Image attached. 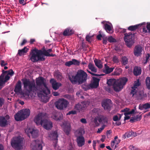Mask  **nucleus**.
Listing matches in <instances>:
<instances>
[{
  "instance_id": "nucleus-31",
  "label": "nucleus",
  "mask_w": 150,
  "mask_h": 150,
  "mask_svg": "<svg viewBox=\"0 0 150 150\" xmlns=\"http://www.w3.org/2000/svg\"><path fill=\"white\" fill-rule=\"evenodd\" d=\"M105 70L104 71V72L106 74H108L112 72L113 71L114 68H110L106 64H105Z\"/></svg>"
},
{
  "instance_id": "nucleus-58",
  "label": "nucleus",
  "mask_w": 150,
  "mask_h": 150,
  "mask_svg": "<svg viewBox=\"0 0 150 150\" xmlns=\"http://www.w3.org/2000/svg\"><path fill=\"white\" fill-rule=\"evenodd\" d=\"M4 99L2 98H0V107L2 106L4 103Z\"/></svg>"
},
{
  "instance_id": "nucleus-63",
  "label": "nucleus",
  "mask_w": 150,
  "mask_h": 150,
  "mask_svg": "<svg viewBox=\"0 0 150 150\" xmlns=\"http://www.w3.org/2000/svg\"><path fill=\"white\" fill-rule=\"evenodd\" d=\"M102 35L101 34H98L97 36V38L98 40H101V38L103 37Z\"/></svg>"
},
{
  "instance_id": "nucleus-46",
  "label": "nucleus",
  "mask_w": 150,
  "mask_h": 150,
  "mask_svg": "<svg viewBox=\"0 0 150 150\" xmlns=\"http://www.w3.org/2000/svg\"><path fill=\"white\" fill-rule=\"evenodd\" d=\"M108 41V37L106 36H103V43L106 45L107 43V41Z\"/></svg>"
},
{
  "instance_id": "nucleus-14",
  "label": "nucleus",
  "mask_w": 150,
  "mask_h": 150,
  "mask_svg": "<svg viewBox=\"0 0 150 150\" xmlns=\"http://www.w3.org/2000/svg\"><path fill=\"white\" fill-rule=\"evenodd\" d=\"M25 132H27L28 136L30 137V134L31 135L33 138H35L37 137L38 135V131L37 130H35L34 129H31L30 128L26 129L25 130Z\"/></svg>"
},
{
  "instance_id": "nucleus-38",
  "label": "nucleus",
  "mask_w": 150,
  "mask_h": 150,
  "mask_svg": "<svg viewBox=\"0 0 150 150\" xmlns=\"http://www.w3.org/2000/svg\"><path fill=\"white\" fill-rule=\"evenodd\" d=\"M132 136V132H126L123 135L122 138L124 139L130 137Z\"/></svg>"
},
{
  "instance_id": "nucleus-19",
  "label": "nucleus",
  "mask_w": 150,
  "mask_h": 150,
  "mask_svg": "<svg viewBox=\"0 0 150 150\" xmlns=\"http://www.w3.org/2000/svg\"><path fill=\"white\" fill-rule=\"evenodd\" d=\"M34 142L36 144V145L34 146L33 150H42V142L39 140H34Z\"/></svg>"
},
{
  "instance_id": "nucleus-52",
  "label": "nucleus",
  "mask_w": 150,
  "mask_h": 150,
  "mask_svg": "<svg viewBox=\"0 0 150 150\" xmlns=\"http://www.w3.org/2000/svg\"><path fill=\"white\" fill-rule=\"evenodd\" d=\"M65 65L68 67H70L72 65H73L72 60L71 61L67 62H65Z\"/></svg>"
},
{
  "instance_id": "nucleus-22",
  "label": "nucleus",
  "mask_w": 150,
  "mask_h": 150,
  "mask_svg": "<svg viewBox=\"0 0 150 150\" xmlns=\"http://www.w3.org/2000/svg\"><path fill=\"white\" fill-rule=\"evenodd\" d=\"M22 90L21 82L20 80H19L16 84L14 91L16 93H20Z\"/></svg>"
},
{
  "instance_id": "nucleus-20",
  "label": "nucleus",
  "mask_w": 150,
  "mask_h": 150,
  "mask_svg": "<svg viewBox=\"0 0 150 150\" xmlns=\"http://www.w3.org/2000/svg\"><path fill=\"white\" fill-rule=\"evenodd\" d=\"M50 82L52 84L53 88L54 90H57L62 86L60 83L57 82L53 79H51Z\"/></svg>"
},
{
  "instance_id": "nucleus-17",
  "label": "nucleus",
  "mask_w": 150,
  "mask_h": 150,
  "mask_svg": "<svg viewBox=\"0 0 150 150\" xmlns=\"http://www.w3.org/2000/svg\"><path fill=\"white\" fill-rule=\"evenodd\" d=\"M92 78V83H90V86L92 88H96L99 86L100 79L95 77H93Z\"/></svg>"
},
{
  "instance_id": "nucleus-8",
  "label": "nucleus",
  "mask_w": 150,
  "mask_h": 150,
  "mask_svg": "<svg viewBox=\"0 0 150 150\" xmlns=\"http://www.w3.org/2000/svg\"><path fill=\"white\" fill-rule=\"evenodd\" d=\"M23 140L19 137L14 138L11 141L12 147L16 150H20L22 147V144Z\"/></svg>"
},
{
  "instance_id": "nucleus-56",
  "label": "nucleus",
  "mask_w": 150,
  "mask_h": 150,
  "mask_svg": "<svg viewBox=\"0 0 150 150\" xmlns=\"http://www.w3.org/2000/svg\"><path fill=\"white\" fill-rule=\"evenodd\" d=\"M112 132L111 130H108L107 131L106 134L108 138H110V134L112 133Z\"/></svg>"
},
{
  "instance_id": "nucleus-2",
  "label": "nucleus",
  "mask_w": 150,
  "mask_h": 150,
  "mask_svg": "<svg viewBox=\"0 0 150 150\" xmlns=\"http://www.w3.org/2000/svg\"><path fill=\"white\" fill-rule=\"evenodd\" d=\"M87 76L85 72L80 69L78 71L75 76H72L73 80H71L73 83L77 82L79 84H81L86 81Z\"/></svg>"
},
{
  "instance_id": "nucleus-55",
  "label": "nucleus",
  "mask_w": 150,
  "mask_h": 150,
  "mask_svg": "<svg viewBox=\"0 0 150 150\" xmlns=\"http://www.w3.org/2000/svg\"><path fill=\"white\" fill-rule=\"evenodd\" d=\"M105 127V126L104 125H103L100 128H98L97 131V132L98 133H100L104 129Z\"/></svg>"
},
{
  "instance_id": "nucleus-53",
  "label": "nucleus",
  "mask_w": 150,
  "mask_h": 150,
  "mask_svg": "<svg viewBox=\"0 0 150 150\" xmlns=\"http://www.w3.org/2000/svg\"><path fill=\"white\" fill-rule=\"evenodd\" d=\"M140 85V83L139 81L135 82L133 85V88H137V87L139 86Z\"/></svg>"
},
{
  "instance_id": "nucleus-18",
  "label": "nucleus",
  "mask_w": 150,
  "mask_h": 150,
  "mask_svg": "<svg viewBox=\"0 0 150 150\" xmlns=\"http://www.w3.org/2000/svg\"><path fill=\"white\" fill-rule=\"evenodd\" d=\"M63 130L66 134L68 135L71 130V125L70 123L65 122L63 123Z\"/></svg>"
},
{
  "instance_id": "nucleus-32",
  "label": "nucleus",
  "mask_w": 150,
  "mask_h": 150,
  "mask_svg": "<svg viewBox=\"0 0 150 150\" xmlns=\"http://www.w3.org/2000/svg\"><path fill=\"white\" fill-rule=\"evenodd\" d=\"M88 67L92 71L96 73L97 71V69L95 67L94 65L91 63H89Z\"/></svg>"
},
{
  "instance_id": "nucleus-39",
  "label": "nucleus",
  "mask_w": 150,
  "mask_h": 150,
  "mask_svg": "<svg viewBox=\"0 0 150 150\" xmlns=\"http://www.w3.org/2000/svg\"><path fill=\"white\" fill-rule=\"evenodd\" d=\"M81 87L85 91H87L91 88H92L90 86V84H84L81 86Z\"/></svg>"
},
{
  "instance_id": "nucleus-29",
  "label": "nucleus",
  "mask_w": 150,
  "mask_h": 150,
  "mask_svg": "<svg viewBox=\"0 0 150 150\" xmlns=\"http://www.w3.org/2000/svg\"><path fill=\"white\" fill-rule=\"evenodd\" d=\"M73 33V31L72 29L69 28H67L65 29L63 33L64 36H69Z\"/></svg>"
},
{
  "instance_id": "nucleus-44",
  "label": "nucleus",
  "mask_w": 150,
  "mask_h": 150,
  "mask_svg": "<svg viewBox=\"0 0 150 150\" xmlns=\"http://www.w3.org/2000/svg\"><path fill=\"white\" fill-rule=\"evenodd\" d=\"M132 89L131 90V91L130 92V94L131 95H132V96L133 97L134 95H137V90L136 89L137 88H133V87H131Z\"/></svg>"
},
{
  "instance_id": "nucleus-45",
  "label": "nucleus",
  "mask_w": 150,
  "mask_h": 150,
  "mask_svg": "<svg viewBox=\"0 0 150 150\" xmlns=\"http://www.w3.org/2000/svg\"><path fill=\"white\" fill-rule=\"evenodd\" d=\"M73 65L79 66L80 64V62L78 60L75 59H72Z\"/></svg>"
},
{
  "instance_id": "nucleus-61",
  "label": "nucleus",
  "mask_w": 150,
  "mask_h": 150,
  "mask_svg": "<svg viewBox=\"0 0 150 150\" xmlns=\"http://www.w3.org/2000/svg\"><path fill=\"white\" fill-rule=\"evenodd\" d=\"M1 67H4L7 65V63H5L4 60H1Z\"/></svg>"
},
{
  "instance_id": "nucleus-16",
  "label": "nucleus",
  "mask_w": 150,
  "mask_h": 150,
  "mask_svg": "<svg viewBox=\"0 0 150 150\" xmlns=\"http://www.w3.org/2000/svg\"><path fill=\"white\" fill-rule=\"evenodd\" d=\"M111 100L109 99L104 100L102 102V105L105 109L108 110L110 109L111 104Z\"/></svg>"
},
{
  "instance_id": "nucleus-60",
  "label": "nucleus",
  "mask_w": 150,
  "mask_h": 150,
  "mask_svg": "<svg viewBox=\"0 0 150 150\" xmlns=\"http://www.w3.org/2000/svg\"><path fill=\"white\" fill-rule=\"evenodd\" d=\"M91 37L89 36L88 35H87L86 37V40L87 41H88V42H91Z\"/></svg>"
},
{
  "instance_id": "nucleus-12",
  "label": "nucleus",
  "mask_w": 150,
  "mask_h": 150,
  "mask_svg": "<svg viewBox=\"0 0 150 150\" xmlns=\"http://www.w3.org/2000/svg\"><path fill=\"white\" fill-rule=\"evenodd\" d=\"M10 119V117L6 115L5 117L0 116V126L5 127L8 124V120Z\"/></svg>"
},
{
  "instance_id": "nucleus-21",
  "label": "nucleus",
  "mask_w": 150,
  "mask_h": 150,
  "mask_svg": "<svg viewBox=\"0 0 150 150\" xmlns=\"http://www.w3.org/2000/svg\"><path fill=\"white\" fill-rule=\"evenodd\" d=\"M62 116L60 113L56 111L53 112L52 113L51 117L53 119L58 121L62 119Z\"/></svg>"
},
{
  "instance_id": "nucleus-11",
  "label": "nucleus",
  "mask_w": 150,
  "mask_h": 150,
  "mask_svg": "<svg viewBox=\"0 0 150 150\" xmlns=\"http://www.w3.org/2000/svg\"><path fill=\"white\" fill-rule=\"evenodd\" d=\"M88 105L86 102H82L76 104L74 106V109L78 110L79 112L84 110Z\"/></svg>"
},
{
  "instance_id": "nucleus-42",
  "label": "nucleus",
  "mask_w": 150,
  "mask_h": 150,
  "mask_svg": "<svg viewBox=\"0 0 150 150\" xmlns=\"http://www.w3.org/2000/svg\"><path fill=\"white\" fill-rule=\"evenodd\" d=\"M92 112L95 114L98 115L100 112L101 110L99 108H95L92 110Z\"/></svg>"
},
{
  "instance_id": "nucleus-41",
  "label": "nucleus",
  "mask_w": 150,
  "mask_h": 150,
  "mask_svg": "<svg viewBox=\"0 0 150 150\" xmlns=\"http://www.w3.org/2000/svg\"><path fill=\"white\" fill-rule=\"evenodd\" d=\"M116 83V82H115V79H109L107 83L108 85L110 86L113 85V86Z\"/></svg>"
},
{
  "instance_id": "nucleus-7",
  "label": "nucleus",
  "mask_w": 150,
  "mask_h": 150,
  "mask_svg": "<svg viewBox=\"0 0 150 150\" xmlns=\"http://www.w3.org/2000/svg\"><path fill=\"white\" fill-rule=\"evenodd\" d=\"M124 35V39L126 45L127 47H131L134 43V34L130 32L125 33Z\"/></svg>"
},
{
  "instance_id": "nucleus-64",
  "label": "nucleus",
  "mask_w": 150,
  "mask_h": 150,
  "mask_svg": "<svg viewBox=\"0 0 150 150\" xmlns=\"http://www.w3.org/2000/svg\"><path fill=\"white\" fill-rule=\"evenodd\" d=\"M105 117H101L98 119V121L100 123L103 120H104Z\"/></svg>"
},
{
  "instance_id": "nucleus-9",
  "label": "nucleus",
  "mask_w": 150,
  "mask_h": 150,
  "mask_svg": "<svg viewBox=\"0 0 150 150\" xmlns=\"http://www.w3.org/2000/svg\"><path fill=\"white\" fill-rule=\"evenodd\" d=\"M46 113H40L38 114L34 118V122L37 125H42L44 120L46 118Z\"/></svg>"
},
{
  "instance_id": "nucleus-15",
  "label": "nucleus",
  "mask_w": 150,
  "mask_h": 150,
  "mask_svg": "<svg viewBox=\"0 0 150 150\" xmlns=\"http://www.w3.org/2000/svg\"><path fill=\"white\" fill-rule=\"evenodd\" d=\"M43 127L47 130L51 129L52 127V123L51 121L46 118L43 122L42 125Z\"/></svg>"
},
{
  "instance_id": "nucleus-54",
  "label": "nucleus",
  "mask_w": 150,
  "mask_h": 150,
  "mask_svg": "<svg viewBox=\"0 0 150 150\" xmlns=\"http://www.w3.org/2000/svg\"><path fill=\"white\" fill-rule=\"evenodd\" d=\"M76 113V111L75 110H71L69 111L67 114V115H69L71 114L74 115Z\"/></svg>"
},
{
  "instance_id": "nucleus-49",
  "label": "nucleus",
  "mask_w": 150,
  "mask_h": 150,
  "mask_svg": "<svg viewBox=\"0 0 150 150\" xmlns=\"http://www.w3.org/2000/svg\"><path fill=\"white\" fill-rule=\"evenodd\" d=\"M144 109H147L150 108V104L148 103H146L143 104Z\"/></svg>"
},
{
  "instance_id": "nucleus-36",
  "label": "nucleus",
  "mask_w": 150,
  "mask_h": 150,
  "mask_svg": "<svg viewBox=\"0 0 150 150\" xmlns=\"http://www.w3.org/2000/svg\"><path fill=\"white\" fill-rule=\"evenodd\" d=\"M127 58L125 56L122 57L121 58V62L123 65H125L128 63Z\"/></svg>"
},
{
  "instance_id": "nucleus-57",
  "label": "nucleus",
  "mask_w": 150,
  "mask_h": 150,
  "mask_svg": "<svg viewBox=\"0 0 150 150\" xmlns=\"http://www.w3.org/2000/svg\"><path fill=\"white\" fill-rule=\"evenodd\" d=\"M135 121H138L140 120L142 118V116L141 115H137L136 117H134Z\"/></svg>"
},
{
  "instance_id": "nucleus-48",
  "label": "nucleus",
  "mask_w": 150,
  "mask_h": 150,
  "mask_svg": "<svg viewBox=\"0 0 150 150\" xmlns=\"http://www.w3.org/2000/svg\"><path fill=\"white\" fill-rule=\"evenodd\" d=\"M113 61L115 63H118L119 62V60L117 57L116 56H114L112 59Z\"/></svg>"
},
{
  "instance_id": "nucleus-10",
  "label": "nucleus",
  "mask_w": 150,
  "mask_h": 150,
  "mask_svg": "<svg viewBox=\"0 0 150 150\" xmlns=\"http://www.w3.org/2000/svg\"><path fill=\"white\" fill-rule=\"evenodd\" d=\"M68 103V101L64 99H59L56 103V106L58 109L62 110L67 107Z\"/></svg>"
},
{
  "instance_id": "nucleus-43",
  "label": "nucleus",
  "mask_w": 150,
  "mask_h": 150,
  "mask_svg": "<svg viewBox=\"0 0 150 150\" xmlns=\"http://www.w3.org/2000/svg\"><path fill=\"white\" fill-rule=\"evenodd\" d=\"M108 41L110 43L115 42H116V40L112 36L108 37Z\"/></svg>"
},
{
  "instance_id": "nucleus-34",
  "label": "nucleus",
  "mask_w": 150,
  "mask_h": 150,
  "mask_svg": "<svg viewBox=\"0 0 150 150\" xmlns=\"http://www.w3.org/2000/svg\"><path fill=\"white\" fill-rule=\"evenodd\" d=\"M113 87L114 90L116 92H119L123 88L119 85H118L117 82L114 85Z\"/></svg>"
},
{
  "instance_id": "nucleus-33",
  "label": "nucleus",
  "mask_w": 150,
  "mask_h": 150,
  "mask_svg": "<svg viewBox=\"0 0 150 150\" xmlns=\"http://www.w3.org/2000/svg\"><path fill=\"white\" fill-rule=\"evenodd\" d=\"M94 62L96 66L98 68L101 69L102 68V63L100 60L96 59L94 60Z\"/></svg>"
},
{
  "instance_id": "nucleus-23",
  "label": "nucleus",
  "mask_w": 150,
  "mask_h": 150,
  "mask_svg": "<svg viewBox=\"0 0 150 150\" xmlns=\"http://www.w3.org/2000/svg\"><path fill=\"white\" fill-rule=\"evenodd\" d=\"M76 142L78 146L81 147L85 144V139L83 136H79L76 139Z\"/></svg>"
},
{
  "instance_id": "nucleus-5",
  "label": "nucleus",
  "mask_w": 150,
  "mask_h": 150,
  "mask_svg": "<svg viewBox=\"0 0 150 150\" xmlns=\"http://www.w3.org/2000/svg\"><path fill=\"white\" fill-rule=\"evenodd\" d=\"M30 114L29 109H25L19 111L14 116L15 119L17 121H21L28 117Z\"/></svg>"
},
{
  "instance_id": "nucleus-25",
  "label": "nucleus",
  "mask_w": 150,
  "mask_h": 150,
  "mask_svg": "<svg viewBox=\"0 0 150 150\" xmlns=\"http://www.w3.org/2000/svg\"><path fill=\"white\" fill-rule=\"evenodd\" d=\"M127 81V78L126 77H123L120 79L116 82L118 83V85H119L120 86L123 88V86L126 84Z\"/></svg>"
},
{
  "instance_id": "nucleus-35",
  "label": "nucleus",
  "mask_w": 150,
  "mask_h": 150,
  "mask_svg": "<svg viewBox=\"0 0 150 150\" xmlns=\"http://www.w3.org/2000/svg\"><path fill=\"white\" fill-rule=\"evenodd\" d=\"M52 136L53 139H54V142H55L56 144L55 145V146H56V144L58 142L57 137L58 135L57 132L56 131L54 132L52 134Z\"/></svg>"
},
{
  "instance_id": "nucleus-24",
  "label": "nucleus",
  "mask_w": 150,
  "mask_h": 150,
  "mask_svg": "<svg viewBox=\"0 0 150 150\" xmlns=\"http://www.w3.org/2000/svg\"><path fill=\"white\" fill-rule=\"evenodd\" d=\"M146 24V22H144L141 23L136 25H134L130 26L128 28V30L131 31H134L137 29L139 26Z\"/></svg>"
},
{
  "instance_id": "nucleus-40",
  "label": "nucleus",
  "mask_w": 150,
  "mask_h": 150,
  "mask_svg": "<svg viewBox=\"0 0 150 150\" xmlns=\"http://www.w3.org/2000/svg\"><path fill=\"white\" fill-rule=\"evenodd\" d=\"M146 84L148 89H150V77H147L146 79Z\"/></svg>"
},
{
  "instance_id": "nucleus-62",
  "label": "nucleus",
  "mask_w": 150,
  "mask_h": 150,
  "mask_svg": "<svg viewBox=\"0 0 150 150\" xmlns=\"http://www.w3.org/2000/svg\"><path fill=\"white\" fill-rule=\"evenodd\" d=\"M27 42V41L26 39H24L23 40L22 42L21 43L20 45L22 46L24 45Z\"/></svg>"
},
{
  "instance_id": "nucleus-1",
  "label": "nucleus",
  "mask_w": 150,
  "mask_h": 150,
  "mask_svg": "<svg viewBox=\"0 0 150 150\" xmlns=\"http://www.w3.org/2000/svg\"><path fill=\"white\" fill-rule=\"evenodd\" d=\"M25 90L26 91V94H30V93L43 91V92H47L49 93V89L47 86L45 79L42 77H39L36 79L35 85V82L31 81L27 79H23L22 80Z\"/></svg>"
},
{
  "instance_id": "nucleus-28",
  "label": "nucleus",
  "mask_w": 150,
  "mask_h": 150,
  "mask_svg": "<svg viewBox=\"0 0 150 150\" xmlns=\"http://www.w3.org/2000/svg\"><path fill=\"white\" fill-rule=\"evenodd\" d=\"M28 50L29 49L27 47H25L22 49L18 50V54L20 56L24 55L28 52Z\"/></svg>"
},
{
  "instance_id": "nucleus-6",
  "label": "nucleus",
  "mask_w": 150,
  "mask_h": 150,
  "mask_svg": "<svg viewBox=\"0 0 150 150\" xmlns=\"http://www.w3.org/2000/svg\"><path fill=\"white\" fill-rule=\"evenodd\" d=\"M2 71V73L0 76V86L9 79V75L12 76L14 74V72L12 69L6 71L3 70Z\"/></svg>"
},
{
  "instance_id": "nucleus-13",
  "label": "nucleus",
  "mask_w": 150,
  "mask_h": 150,
  "mask_svg": "<svg viewBox=\"0 0 150 150\" xmlns=\"http://www.w3.org/2000/svg\"><path fill=\"white\" fill-rule=\"evenodd\" d=\"M143 49L141 46L137 45L135 46L134 50V54L135 56H139L142 54Z\"/></svg>"
},
{
  "instance_id": "nucleus-30",
  "label": "nucleus",
  "mask_w": 150,
  "mask_h": 150,
  "mask_svg": "<svg viewBox=\"0 0 150 150\" xmlns=\"http://www.w3.org/2000/svg\"><path fill=\"white\" fill-rule=\"evenodd\" d=\"M104 28L106 32L108 33H111L113 32L111 26L107 23L104 24Z\"/></svg>"
},
{
  "instance_id": "nucleus-26",
  "label": "nucleus",
  "mask_w": 150,
  "mask_h": 150,
  "mask_svg": "<svg viewBox=\"0 0 150 150\" xmlns=\"http://www.w3.org/2000/svg\"><path fill=\"white\" fill-rule=\"evenodd\" d=\"M142 70L140 67L135 66L134 67L133 70V73L134 75L138 76L141 74Z\"/></svg>"
},
{
  "instance_id": "nucleus-47",
  "label": "nucleus",
  "mask_w": 150,
  "mask_h": 150,
  "mask_svg": "<svg viewBox=\"0 0 150 150\" xmlns=\"http://www.w3.org/2000/svg\"><path fill=\"white\" fill-rule=\"evenodd\" d=\"M135 112V110L134 109H132L130 111H128L127 112H126L124 113V114L125 115H128L132 114L134 113Z\"/></svg>"
},
{
  "instance_id": "nucleus-27",
  "label": "nucleus",
  "mask_w": 150,
  "mask_h": 150,
  "mask_svg": "<svg viewBox=\"0 0 150 150\" xmlns=\"http://www.w3.org/2000/svg\"><path fill=\"white\" fill-rule=\"evenodd\" d=\"M142 32L144 33H150V23H147L146 27L142 26Z\"/></svg>"
},
{
  "instance_id": "nucleus-51",
  "label": "nucleus",
  "mask_w": 150,
  "mask_h": 150,
  "mask_svg": "<svg viewBox=\"0 0 150 150\" xmlns=\"http://www.w3.org/2000/svg\"><path fill=\"white\" fill-rule=\"evenodd\" d=\"M144 97V95L140 93L137 96V98L138 100H140L142 99Z\"/></svg>"
},
{
  "instance_id": "nucleus-50",
  "label": "nucleus",
  "mask_w": 150,
  "mask_h": 150,
  "mask_svg": "<svg viewBox=\"0 0 150 150\" xmlns=\"http://www.w3.org/2000/svg\"><path fill=\"white\" fill-rule=\"evenodd\" d=\"M121 116H120V117L119 118L118 116L117 115H115L113 116V120L114 121H117L120 120L121 118Z\"/></svg>"
},
{
  "instance_id": "nucleus-59",
  "label": "nucleus",
  "mask_w": 150,
  "mask_h": 150,
  "mask_svg": "<svg viewBox=\"0 0 150 150\" xmlns=\"http://www.w3.org/2000/svg\"><path fill=\"white\" fill-rule=\"evenodd\" d=\"M52 50L51 49H48L47 50H45L44 52V55L46 56V54H46V52H47L48 54H49V53L50 52H52Z\"/></svg>"
},
{
  "instance_id": "nucleus-37",
  "label": "nucleus",
  "mask_w": 150,
  "mask_h": 150,
  "mask_svg": "<svg viewBox=\"0 0 150 150\" xmlns=\"http://www.w3.org/2000/svg\"><path fill=\"white\" fill-rule=\"evenodd\" d=\"M54 75L57 79L59 80L60 81L62 80V74L61 72L57 71L55 73Z\"/></svg>"
},
{
  "instance_id": "nucleus-3",
  "label": "nucleus",
  "mask_w": 150,
  "mask_h": 150,
  "mask_svg": "<svg viewBox=\"0 0 150 150\" xmlns=\"http://www.w3.org/2000/svg\"><path fill=\"white\" fill-rule=\"evenodd\" d=\"M42 51L36 48L31 50L30 55H31L30 59L33 62H37L39 61H43L45 58L41 55Z\"/></svg>"
},
{
  "instance_id": "nucleus-4",
  "label": "nucleus",
  "mask_w": 150,
  "mask_h": 150,
  "mask_svg": "<svg viewBox=\"0 0 150 150\" xmlns=\"http://www.w3.org/2000/svg\"><path fill=\"white\" fill-rule=\"evenodd\" d=\"M43 91L42 90L40 91L33 92L32 93H30V94H25V95L28 97L30 96L31 97H35L36 95H37L39 98L40 99L41 101L46 103L49 100L50 97L47 95L50 93V91L49 90L50 92L48 93L47 91L44 92H42Z\"/></svg>"
}]
</instances>
